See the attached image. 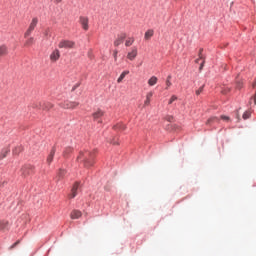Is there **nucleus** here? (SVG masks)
<instances>
[{"label":"nucleus","instance_id":"nucleus-23","mask_svg":"<svg viewBox=\"0 0 256 256\" xmlns=\"http://www.w3.org/2000/svg\"><path fill=\"white\" fill-rule=\"evenodd\" d=\"M115 131H125L127 129V126L123 123H119L114 126Z\"/></svg>","mask_w":256,"mask_h":256},{"label":"nucleus","instance_id":"nucleus-15","mask_svg":"<svg viewBox=\"0 0 256 256\" xmlns=\"http://www.w3.org/2000/svg\"><path fill=\"white\" fill-rule=\"evenodd\" d=\"M10 152L11 150L9 148L2 149L0 152V161H3V159H5V157H7V155H9Z\"/></svg>","mask_w":256,"mask_h":256},{"label":"nucleus","instance_id":"nucleus-2","mask_svg":"<svg viewBox=\"0 0 256 256\" xmlns=\"http://www.w3.org/2000/svg\"><path fill=\"white\" fill-rule=\"evenodd\" d=\"M38 23H39V18H37V17H34V18L31 20L28 29H27L26 32L24 33L25 39H27V37H31V33H33V32L35 31V27H37Z\"/></svg>","mask_w":256,"mask_h":256},{"label":"nucleus","instance_id":"nucleus-40","mask_svg":"<svg viewBox=\"0 0 256 256\" xmlns=\"http://www.w3.org/2000/svg\"><path fill=\"white\" fill-rule=\"evenodd\" d=\"M111 143H112V145H119V142H117V141H112Z\"/></svg>","mask_w":256,"mask_h":256},{"label":"nucleus","instance_id":"nucleus-45","mask_svg":"<svg viewBox=\"0 0 256 256\" xmlns=\"http://www.w3.org/2000/svg\"><path fill=\"white\" fill-rule=\"evenodd\" d=\"M34 108L37 107V106H33Z\"/></svg>","mask_w":256,"mask_h":256},{"label":"nucleus","instance_id":"nucleus-26","mask_svg":"<svg viewBox=\"0 0 256 256\" xmlns=\"http://www.w3.org/2000/svg\"><path fill=\"white\" fill-rule=\"evenodd\" d=\"M133 43H135V38L131 37L126 40L125 45H126V47H131V45H133Z\"/></svg>","mask_w":256,"mask_h":256},{"label":"nucleus","instance_id":"nucleus-20","mask_svg":"<svg viewBox=\"0 0 256 256\" xmlns=\"http://www.w3.org/2000/svg\"><path fill=\"white\" fill-rule=\"evenodd\" d=\"M154 33H155V31H153V29L146 31L144 34V39L146 41H149V39H151V37H153Z\"/></svg>","mask_w":256,"mask_h":256},{"label":"nucleus","instance_id":"nucleus-16","mask_svg":"<svg viewBox=\"0 0 256 256\" xmlns=\"http://www.w3.org/2000/svg\"><path fill=\"white\" fill-rule=\"evenodd\" d=\"M9 230V222L2 220L0 221V231H8Z\"/></svg>","mask_w":256,"mask_h":256},{"label":"nucleus","instance_id":"nucleus-39","mask_svg":"<svg viewBox=\"0 0 256 256\" xmlns=\"http://www.w3.org/2000/svg\"><path fill=\"white\" fill-rule=\"evenodd\" d=\"M203 65H205V60H203V62L201 63V65H200V71H201V69H203Z\"/></svg>","mask_w":256,"mask_h":256},{"label":"nucleus","instance_id":"nucleus-27","mask_svg":"<svg viewBox=\"0 0 256 256\" xmlns=\"http://www.w3.org/2000/svg\"><path fill=\"white\" fill-rule=\"evenodd\" d=\"M44 37H46V39H49V37H51V29L47 28L44 30L43 32Z\"/></svg>","mask_w":256,"mask_h":256},{"label":"nucleus","instance_id":"nucleus-42","mask_svg":"<svg viewBox=\"0 0 256 256\" xmlns=\"http://www.w3.org/2000/svg\"><path fill=\"white\" fill-rule=\"evenodd\" d=\"M166 81H171V75L167 77Z\"/></svg>","mask_w":256,"mask_h":256},{"label":"nucleus","instance_id":"nucleus-11","mask_svg":"<svg viewBox=\"0 0 256 256\" xmlns=\"http://www.w3.org/2000/svg\"><path fill=\"white\" fill-rule=\"evenodd\" d=\"M9 54V48L7 45L3 44L0 46V59H3V57H7Z\"/></svg>","mask_w":256,"mask_h":256},{"label":"nucleus","instance_id":"nucleus-12","mask_svg":"<svg viewBox=\"0 0 256 256\" xmlns=\"http://www.w3.org/2000/svg\"><path fill=\"white\" fill-rule=\"evenodd\" d=\"M103 115H105V112L101 109H97L93 114L92 117L95 121H97V119H101V117H103Z\"/></svg>","mask_w":256,"mask_h":256},{"label":"nucleus","instance_id":"nucleus-14","mask_svg":"<svg viewBox=\"0 0 256 256\" xmlns=\"http://www.w3.org/2000/svg\"><path fill=\"white\" fill-rule=\"evenodd\" d=\"M151 97H153V92H148L146 94V100L144 101V107H149V105H151Z\"/></svg>","mask_w":256,"mask_h":256},{"label":"nucleus","instance_id":"nucleus-41","mask_svg":"<svg viewBox=\"0 0 256 256\" xmlns=\"http://www.w3.org/2000/svg\"><path fill=\"white\" fill-rule=\"evenodd\" d=\"M63 0H54V3H61Z\"/></svg>","mask_w":256,"mask_h":256},{"label":"nucleus","instance_id":"nucleus-37","mask_svg":"<svg viewBox=\"0 0 256 256\" xmlns=\"http://www.w3.org/2000/svg\"><path fill=\"white\" fill-rule=\"evenodd\" d=\"M119 52L117 51V50H114V54H113V56H114V60L115 61H117V54H118Z\"/></svg>","mask_w":256,"mask_h":256},{"label":"nucleus","instance_id":"nucleus-36","mask_svg":"<svg viewBox=\"0 0 256 256\" xmlns=\"http://www.w3.org/2000/svg\"><path fill=\"white\" fill-rule=\"evenodd\" d=\"M236 87H237V89H241V87H243V83L242 82H237Z\"/></svg>","mask_w":256,"mask_h":256},{"label":"nucleus","instance_id":"nucleus-13","mask_svg":"<svg viewBox=\"0 0 256 256\" xmlns=\"http://www.w3.org/2000/svg\"><path fill=\"white\" fill-rule=\"evenodd\" d=\"M83 216V213L79 210H73L71 213H70V218L71 219H80V217Z\"/></svg>","mask_w":256,"mask_h":256},{"label":"nucleus","instance_id":"nucleus-21","mask_svg":"<svg viewBox=\"0 0 256 256\" xmlns=\"http://www.w3.org/2000/svg\"><path fill=\"white\" fill-rule=\"evenodd\" d=\"M35 44V38L33 37H29L25 43H24V47H31L32 45Z\"/></svg>","mask_w":256,"mask_h":256},{"label":"nucleus","instance_id":"nucleus-8","mask_svg":"<svg viewBox=\"0 0 256 256\" xmlns=\"http://www.w3.org/2000/svg\"><path fill=\"white\" fill-rule=\"evenodd\" d=\"M61 59V52L59 49H54L50 54L51 63H57V60Z\"/></svg>","mask_w":256,"mask_h":256},{"label":"nucleus","instance_id":"nucleus-3","mask_svg":"<svg viewBox=\"0 0 256 256\" xmlns=\"http://www.w3.org/2000/svg\"><path fill=\"white\" fill-rule=\"evenodd\" d=\"M35 173V166L31 164H26L21 168L22 177H29V175H33Z\"/></svg>","mask_w":256,"mask_h":256},{"label":"nucleus","instance_id":"nucleus-43","mask_svg":"<svg viewBox=\"0 0 256 256\" xmlns=\"http://www.w3.org/2000/svg\"><path fill=\"white\" fill-rule=\"evenodd\" d=\"M90 59H91V54L89 55Z\"/></svg>","mask_w":256,"mask_h":256},{"label":"nucleus","instance_id":"nucleus-38","mask_svg":"<svg viewBox=\"0 0 256 256\" xmlns=\"http://www.w3.org/2000/svg\"><path fill=\"white\" fill-rule=\"evenodd\" d=\"M47 108L46 109H51L53 107V104L47 103Z\"/></svg>","mask_w":256,"mask_h":256},{"label":"nucleus","instance_id":"nucleus-34","mask_svg":"<svg viewBox=\"0 0 256 256\" xmlns=\"http://www.w3.org/2000/svg\"><path fill=\"white\" fill-rule=\"evenodd\" d=\"M19 243H21V241H16L11 247L10 249H15V247H17V245H19Z\"/></svg>","mask_w":256,"mask_h":256},{"label":"nucleus","instance_id":"nucleus-25","mask_svg":"<svg viewBox=\"0 0 256 256\" xmlns=\"http://www.w3.org/2000/svg\"><path fill=\"white\" fill-rule=\"evenodd\" d=\"M23 151V147L17 146L12 150L13 155H19Z\"/></svg>","mask_w":256,"mask_h":256},{"label":"nucleus","instance_id":"nucleus-30","mask_svg":"<svg viewBox=\"0 0 256 256\" xmlns=\"http://www.w3.org/2000/svg\"><path fill=\"white\" fill-rule=\"evenodd\" d=\"M242 117H243V119H249V117H251V112H249V111L244 112Z\"/></svg>","mask_w":256,"mask_h":256},{"label":"nucleus","instance_id":"nucleus-35","mask_svg":"<svg viewBox=\"0 0 256 256\" xmlns=\"http://www.w3.org/2000/svg\"><path fill=\"white\" fill-rule=\"evenodd\" d=\"M172 83L169 80H166V89H169L171 87Z\"/></svg>","mask_w":256,"mask_h":256},{"label":"nucleus","instance_id":"nucleus-18","mask_svg":"<svg viewBox=\"0 0 256 256\" xmlns=\"http://www.w3.org/2000/svg\"><path fill=\"white\" fill-rule=\"evenodd\" d=\"M157 81H159L157 76L150 77V79L148 80L149 87H154V85H157Z\"/></svg>","mask_w":256,"mask_h":256},{"label":"nucleus","instance_id":"nucleus-31","mask_svg":"<svg viewBox=\"0 0 256 256\" xmlns=\"http://www.w3.org/2000/svg\"><path fill=\"white\" fill-rule=\"evenodd\" d=\"M220 119H222V121H226V122L231 121V118H230L229 116H226V115H222V116L220 117Z\"/></svg>","mask_w":256,"mask_h":256},{"label":"nucleus","instance_id":"nucleus-1","mask_svg":"<svg viewBox=\"0 0 256 256\" xmlns=\"http://www.w3.org/2000/svg\"><path fill=\"white\" fill-rule=\"evenodd\" d=\"M95 151L86 150L84 152H80L77 157L78 163H83L84 167L89 168L93 167V163H95Z\"/></svg>","mask_w":256,"mask_h":256},{"label":"nucleus","instance_id":"nucleus-33","mask_svg":"<svg viewBox=\"0 0 256 256\" xmlns=\"http://www.w3.org/2000/svg\"><path fill=\"white\" fill-rule=\"evenodd\" d=\"M205 86H201L197 91H196V95H201V93H203V89Z\"/></svg>","mask_w":256,"mask_h":256},{"label":"nucleus","instance_id":"nucleus-24","mask_svg":"<svg viewBox=\"0 0 256 256\" xmlns=\"http://www.w3.org/2000/svg\"><path fill=\"white\" fill-rule=\"evenodd\" d=\"M211 123H219V118L211 117L207 120L206 125H211Z\"/></svg>","mask_w":256,"mask_h":256},{"label":"nucleus","instance_id":"nucleus-7","mask_svg":"<svg viewBox=\"0 0 256 256\" xmlns=\"http://www.w3.org/2000/svg\"><path fill=\"white\" fill-rule=\"evenodd\" d=\"M138 53L139 50L137 49V47H132L127 53V59H129V61H135V59H137Z\"/></svg>","mask_w":256,"mask_h":256},{"label":"nucleus","instance_id":"nucleus-22","mask_svg":"<svg viewBox=\"0 0 256 256\" xmlns=\"http://www.w3.org/2000/svg\"><path fill=\"white\" fill-rule=\"evenodd\" d=\"M127 75H129L128 70L122 72L121 75L119 76V78L117 79V83H122L123 80L125 79V77H127Z\"/></svg>","mask_w":256,"mask_h":256},{"label":"nucleus","instance_id":"nucleus-9","mask_svg":"<svg viewBox=\"0 0 256 256\" xmlns=\"http://www.w3.org/2000/svg\"><path fill=\"white\" fill-rule=\"evenodd\" d=\"M77 195H79V182H76L72 189H71V193L69 194V199H75V197H77Z\"/></svg>","mask_w":256,"mask_h":256},{"label":"nucleus","instance_id":"nucleus-19","mask_svg":"<svg viewBox=\"0 0 256 256\" xmlns=\"http://www.w3.org/2000/svg\"><path fill=\"white\" fill-rule=\"evenodd\" d=\"M66 173L67 172L65 170L60 169L57 176H56V182L61 181V179H63L65 177Z\"/></svg>","mask_w":256,"mask_h":256},{"label":"nucleus","instance_id":"nucleus-17","mask_svg":"<svg viewBox=\"0 0 256 256\" xmlns=\"http://www.w3.org/2000/svg\"><path fill=\"white\" fill-rule=\"evenodd\" d=\"M55 157V148H52V150L50 151V154L47 157V163L48 165H51V163H53V159Z\"/></svg>","mask_w":256,"mask_h":256},{"label":"nucleus","instance_id":"nucleus-28","mask_svg":"<svg viewBox=\"0 0 256 256\" xmlns=\"http://www.w3.org/2000/svg\"><path fill=\"white\" fill-rule=\"evenodd\" d=\"M200 59H203V48H200V49H199V58L196 59V63H199V60H200Z\"/></svg>","mask_w":256,"mask_h":256},{"label":"nucleus","instance_id":"nucleus-29","mask_svg":"<svg viewBox=\"0 0 256 256\" xmlns=\"http://www.w3.org/2000/svg\"><path fill=\"white\" fill-rule=\"evenodd\" d=\"M174 101H177V96L176 95H172L170 100H169V105H172Z\"/></svg>","mask_w":256,"mask_h":256},{"label":"nucleus","instance_id":"nucleus-32","mask_svg":"<svg viewBox=\"0 0 256 256\" xmlns=\"http://www.w3.org/2000/svg\"><path fill=\"white\" fill-rule=\"evenodd\" d=\"M71 151H73L72 148H66L64 151V157H67V155H69V153H71Z\"/></svg>","mask_w":256,"mask_h":256},{"label":"nucleus","instance_id":"nucleus-5","mask_svg":"<svg viewBox=\"0 0 256 256\" xmlns=\"http://www.w3.org/2000/svg\"><path fill=\"white\" fill-rule=\"evenodd\" d=\"M79 23L84 31H89V17L80 16Z\"/></svg>","mask_w":256,"mask_h":256},{"label":"nucleus","instance_id":"nucleus-10","mask_svg":"<svg viewBox=\"0 0 256 256\" xmlns=\"http://www.w3.org/2000/svg\"><path fill=\"white\" fill-rule=\"evenodd\" d=\"M126 38H127V34L125 33L118 35L117 39L114 41V46L119 47V45L123 44Z\"/></svg>","mask_w":256,"mask_h":256},{"label":"nucleus","instance_id":"nucleus-44","mask_svg":"<svg viewBox=\"0 0 256 256\" xmlns=\"http://www.w3.org/2000/svg\"><path fill=\"white\" fill-rule=\"evenodd\" d=\"M175 1H181V0H175Z\"/></svg>","mask_w":256,"mask_h":256},{"label":"nucleus","instance_id":"nucleus-4","mask_svg":"<svg viewBox=\"0 0 256 256\" xmlns=\"http://www.w3.org/2000/svg\"><path fill=\"white\" fill-rule=\"evenodd\" d=\"M59 49H73L75 42L70 40H61L58 44Z\"/></svg>","mask_w":256,"mask_h":256},{"label":"nucleus","instance_id":"nucleus-6","mask_svg":"<svg viewBox=\"0 0 256 256\" xmlns=\"http://www.w3.org/2000/svg\"><path fill=\"white\" fill-rule=\"evenodd\" d=\"M60 106L63 109H77L79 107V102H71V101H65Z\"/></svg>","mask_w":256,"mask_h":256}]
</instances>
